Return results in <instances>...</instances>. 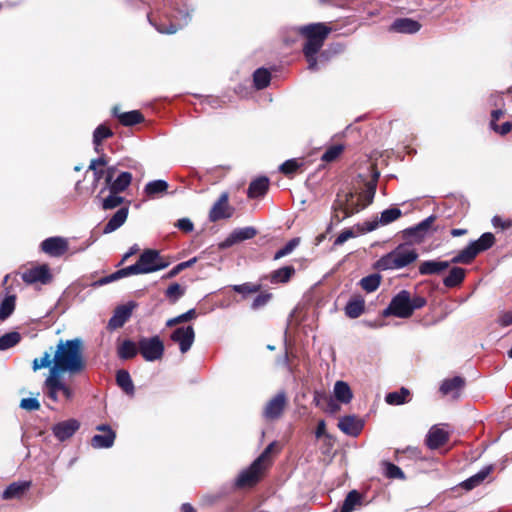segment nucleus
I'll list each match as a JSON object with an SVG mask.
<instances>
[{
    "instance_id": "c03bdc74",
    "label": "nucleus",
    "mask_w": 512,
    "mask_h": 512,
    "mask_svg": "<svg viewBox=\"0 0 512 512\" xmlns=\"http://www.w3.org/2000/svg\"><path fill=\"white\" fill-rule=\"evenodd\" d=\"M21 340L18 332H9L0 337V351H5L17 345Z\"/></svg>"
},
{
    "instance_id": "2eb2a0df",
    "label": "nucleus",
    "mask_w": 512,
    "mask_h": 512,
    "mask_svg": "<svg viewBox=\"0 0 512 512\" xmlns=\"http://www.w3.org/2000/svg\"><path fill=\"white\" fill-rule=\"evenodd\" d=\"M229 195L227 192H223L218 200L213 204L209 212V220L216 222L220 219L230 218L232 216V208L228 204Z\"/></svg>"
},
{
    "instance_id": "4468645a",
    "label": "nucleus",
    "mask_w": 512,
    "mask_h": 512,
    "mask_svg": "<svg viewBox=\"0 0 512 512\" xmlns=\"http://www.w3.org/2000/svg\"><path fill=\"white\" fill-rule=\"evenodd\" d=\"M261 467L258 462L253 463L245 470H243L235 480V487L244 488L254 486L260 479Z\"/></svg>"
},
{
    "instance_id": "cd10ccee",
    "label": "nucleus",
    "mask_w": 512,
    "mask_h": 512,
    "mask_svg": "<svg viewBox=\"0 0 512 512\" xmlns=\"http://www.w3.org/2000/svg\"><path fill=\"white\" fill-rule=\"evenodd\" d=\"M333 395L337 401H339L342 404H348L351 402L353 398V393L345 381H336L333 388Z\"/></svg>"
},
{
    "instance_id": "c85d7f7f",
    "label": "nucleus",
    "mask_w": 512,
    "mask_h": 512,
    "mask_svg": "<svg viewBox=\"0 0 512 512\" xmlns=\"http://www.w3.org/2000/svg\"><path fill=\"white\" fill-rule=\"evenodd\" d=\"M362 504V496L357 490L350 491L344 499L340 508H336L333 512H352L357 506Z\"/></svg>"
},
{
    "instance_id": "13d9d810",
    "label": "nucleus",
    "mask_w": 512,
    "mask_h": 512,
    "mask_svg": "<svg viewBox=\"0 0 512 512\" xmlns=\"http://www.w3.org/2000/svg\"><path fill=\"white\" fill-rule=\"evenodd\" d=\"M435 219H436V217L434 215H430L429 217L425 218L417 225L410 227V231L420 230L426 234L427 231L430 229L431 225L433 224V222L435 221Z\"/></svg>"
},
{
    "instance_id": "5701e85b",
    "label": "nucleus",
    "mask_w": 512,
    "mask_h": 512,
    "mask_svg": "<svg viewBox=\"0 0 512 512\" xmlns=\"http://www.w3.org/2000/svg\"><path fill=\"white\" fill-rule=\"evenodd\" d=\"M449 439V434L444 429L433 426L426 436V445L430 449H437L444 445Z\"/></svg>"
},
{
    "instance_id": "603ef678",
    "label": "nucleus",
    "mask_w": 512,
    "mask_h": 512,
    "mask_svg": "<svg viewBox=\"0 0 512 512\" xmlns=\"http://www.w3.org/2000/svg\"><path fill=\"white\" fill-rule=\"evenodd\" d=\"M385 475L391 479L405 478L403 471L397 465L390 462L385 463Z\"/></svg>"
},
{
    "instance_id": "a878e982",
    "label": "nucleus",
    "mask_w": 512,
    "mask_h": 512,
    "mask_svg": "<svg viewBox=\"0 0 512 512\" xmlns=\"http://www.w3.org/2000/svg\"><path fill=\"white\" fill-rule=\"evenodd\" d=\"M54 280V275L48 264L34 265V289L38 284L48 285Z\"/></svg>"
},
{
    "instance_id": "37998d69",
    "label": "nucleus",
    "mask_w": 512,
    "mask_h": 512,
    "mask_svg": "<svg viewBox=\"0 0 512 512\" xmlns=\"http://www.w3.org/2000/svg\"><path fill=\"white\" fill-rule=\"evenodd\" d=\"M409 390L402 387L399 391L390 392L385 396V401L389 405H402L407 402Z\"/></svg>"
},
{
    "instance_id": "6e6552de",
    "label": "nucleus",
    "mask_w": 512,
    "mask_h": 512,
    "mask_svg": "<svg viewBox=\"0 0 512 512\" xmlns=\"http://www.w3.org/2000/svg\"><path fill=\"white\" fill-rule=\"evenodd\" d=\"M353 193H346L345 199H337L333 204L334 215L332 216V221H335L336 224L342 222L344 219L352 216L355 213H358L367 205H360L359 203H354Z\"/></svg>"
},
{
    "instance_id": "bf43d9fd",
    "label": "nucleus",
    "mask_w": 512,
    "mask_h": 512,
    "mask_svg": "<svg viewBox=\"0 0 512 512\" xmlns=\"http://www.w3.org/2000/svg\"><path fill=\"white\" fill-rule=\"evenodd\" d=\"M120 270L123 278L130 275L145 274L138 261L135 264L124 267Z\"/></svg>"
},
{
    "instance_id": "79ce46f5",
    "label": "nucleus",
    "mask_w": 512,
    "mask_h": 512,
    "mask_svg": "<svg viewBox=\"0 0 512 512\" xmlns=\"http://www.w3.org/2000/svg\"><path fill=\"white\" fill-rule=\"evenodd\" d=\"M381 275L374 273L370 274L360 280V286L368 293L374 292L378 289L381 283Z\"/></svg>"
},
{
    "instance_id": "a211bd4d",
    "label": "nucleus",
    "mask_w": 512,
    "mask_h": 512,
    "mask_svg": "<svg viewBox=\"0 0 512 512\" xmlns=\"http://www.w3.org/2000/svg\"><path fill=\"white\" fill-rule=\"evenodd\" d=\"M257 234L253 227H243L235 229L223 242L219 244L222 249L229 248L236 243L252 239Z\"/></svg>"
},
{
    "instance_id": "f704fd0d",
    "label": "nucleus",
    "mask_w": 512,
    "mask_h": 512,
    "mask_svg": "<svg viewBox=\"0 0 512 512\" xmlns=\"http://www.w3.org/2000/svg\"><path fill=\"white\" fill-rule=\"evenodd\" d=\"M139 352V346L131 340H124L118 347L117 354L122 360H128L137 355Z\"/></svg>"
},
{
    "instance_id": "a18cd8bd",
    "label": "nucleus",
    "mask_w": 512,
    "mask_h": 512,
    "mask_svg": "<svg viewBox=\"0 0 512 512\" xmlns=\"http://www.w3.org/2000/svg\"><path fill=\"white\" fill-rule=\"evenodd\" d=\"M402 215V212L397 207H391L388 209H385L381 212V215L379 217L381 225H388L394 221H396L398 218H400Z\"/></svg>"
},
{
    "instance_id": "69168bd1",
    "label": "nucleus",
    "mask_w": 512,
    "mask_h": 512,
    "mask_svg": "<svg viewBox=\"0 0 512 512\" xmlns=\"http://www.w3.org/2000/svg\"><path fill=\"white\" fill-rule=\"evenodd\" d=\"M176 227L184 232H191L193 231L194 225L189 218H181L177 221Z\"/></svg>"
},
{
    "instance_id": "6ab92c4d",
    "label": "nucleus",
    "mask_w": 512,
    "mask_h": 512,
    "mask_svg": "<svg viewBox=\"0 0 512 512\" xmlns=\"http://www.w3.org/2000/svg\"><path fill=\"white\" fill-rule=\"evenodd\" d=\"M109 167L108 158L104 154L90 161L88 170L93 172V186L97 185L102 178L104 179V184H106V177L107 172L109 171Z\"/></svg>"
},
{
    "instance_id": "f03ea898",
    "label": "nucleus",
    "mask_w": 512,
    "mask_h": 512,
    "mask_svg": "<svg viewBox=\"0 0 512 512\" xmlns=\"http://www.w3.org/2000/svg\"><path fill=\"white\" fill-rule=\"evenodd\" d=\"M330 31L331 29L324 23H312L298 28V32L306 38L303 53L308 62L309 70L316 71L318 69L317 54Z\"/></svg>"
},
{
    "instance_id": "58836bf2",
    "label": "nucleus",
    "mask_w": 512,
    "mask_h": 512,
    "mask_svg": "<svg viewBox=\"0 0 512 512\" xmlns=\"http://www.w3.org/2000/svg\"><path fill=\"white\" fill-rule=\"evenodd\" d=\"M168 189V183L165 180L158 179L148 182L144 187V193L148 197H155L156 195L165 193Z\"/></svg>"
},
{
    "instance_id": "b1692460",
    "label": "nucleus",
    "mask_w": 512,
    "mask_h": 512,
    "mask_svg": "<svg viewBox=\"0 0 512 512\" xmlns=\"http://www.w3.org/2000/svg\"><path fill=\"white\" fill-rule=\"evenodd\" d=\"M128 214V206L119 208L104 226L103 233L110 234L119 229L126 222Z\"/></svg>"
},
{
    "instance_id": "f257e3e1",
    "label": "nucleus",
    "mask_w": 512,
    "mask_h": 512,
    "mask_svg": "<svg viewBox=\"0 0 512 512\" xmlns=\"http://www.w3.org/2000/svg\"><path fill=\"white\" fill-rule=\"evenodd\" d=\"M85 367L81 338L60 339L55 350L51 347L50 352H44L41 358H34V371L50 368L45 387L47 395L54 401L58 400L59 395L65 399L73 397V391L64 383L62 374L76 375L84 371Z\"/></svg>"
},
{
    "instance_id": "de8ad7c7",
    "label": "nucleus",
    "mask_w": 512,
    "mask_h": 512,
    "mask_svg": "<svg viewBox=\"0 0 512 512\" xmlns=\"http://www.w3.org/2000/svg\"><path fill=\"white\" fill-rule=\"evenodd\" d=\"M299 242H300L299 238H292L281 249H279L274 254L273 259L279 260V259L289 255L299 245Z\"/></svg>"
},
{
    "instance_id": "052dcab7",
    "label": "nucleus",
    "mask_w": 512,
    "mask_h": 512,
    "mask_svg": "<svg viewBox=\"0 0 512 512\" xmlns=\"http://www.w3.org/2000/svg\"><path fill=\"white\" fill-rule=\"evenodd\" d=\"M148 19H149V22L155 26V28L157 29L158 32L160 33H163V34H174L176 33L181 27L182 25L180 24H175V23H170L169 27L168 28H165L163 26H158V25H155L152 20L150 19V17L148 16Z\"/></svg>"
},
{
    "instance_id": "09e8293b",
    "label": "nucleus",
    "mask_w": 512,
    "mask_h": 512,
    "mask_svg": "<svg viewBox=\"0 0 512 512\" xmlns=\"http://www.w3.org/2000/svg\"><path fill=\"white\" fill-rule=\"evenodd\" d=\"M196 317V310L195 309H190L188 310L187 312L183 313V314H180L174 318H171L169 320H167L166 322V326L167 327H173L179 323H184V322H187L189 320H192Z\"/></svg>"
},
{
    "instance_id": "dca6fc26",
    "label": "nucleus",
    "mask_w": 512,
    "mask_h": 512,
    "mask_svg": "<svg viewBox=\"0 0 512 512\" xmlns=\"http://www.w3.org/2000/svg\"><path fill=\"white\" fill-rule=\"evenodd\" d=\"M135 307L136 304L132 301L125 305L118 306L108 321V329L115 330L122 327L131 317Z\"/></svg>"
},
{
    "instance_id": "9b49d317",
    "label": "nucleus",
    "mask_w": 512,
    "mask_h": 512,
    "mask_svg": "<svg viewBox=\"0 0 512 512\" xmlns=\"http://www.w3.org/2000/svg\"><path fill=\"white\" fill-rule=\"evenodd\" d=\"M170 339L179 345L180 352L184 354L194 343V328L191 325L178 327L171 333Z\"/></svg>"
},
{
    "instance_id": "39448f33",
    "label": "nucleus",
    "mask_w": 512,
    "mask_h": 512,
    "mask_svg": "<svg viewBox=\"0 0 512 512\" xmlns=\"http://www.w3.org/2000/svg\"><path fill=\"white\" fill-rule=\"evenodd\" d=\"M495 243V236L491 232L483 233L477 240L470 242L464 249L459 251L452 259L453 264H470L475 257Z\"/></svg>"
},
{
    "instance_id": "4d7b16f0",
    "label": "nucleus",
    "mask_w": 512,
    "mask_h": 512,
    "mask_svg": "<svg viewBox=\"0 0 512 512\" xmlns=\"http://www.w3.org/2000/svg\"><path fill=\"white\" fill-rule=\"evenodd\" d=\"M121 278H123V276H122L121 270L119 269V270L111 273L110 275H107V276H104V277L98 279L94 283V285L95 286H103V285L109 284L111 282H114L116 280H119Z\"/></svg>"
},
{
    "instance_id": "412c9836",
    "label": "nucleus",
    "mask_w": 512,
    "mask_h": 512,
    "mask_svg": "<svg viewBox=\"0 0 512 512\" xmlns=\"http://www.w3.org/2000/svg\"><path fill=\"white\" fill-rule=\"evenodd\" d=\"M421 29V24L410 18H398L391 24L389 30L403 34H414Z\"/></svg>"
},
{
    "instance_id": "c756f323",
    "label": "nucleus",
    "mask_w": 512,
    "mask_h": 512,
    "mask_svg": "<svg viewBox=\"0 0 512 512\" xmlns=\"http://www.w3.org/2000/svg\"><path fill=\"white\" fill-rule=\"evenodd\" d=\"M269 187V179L267 177H259L253 180L248 187L249 198H259L266 194Z\"/></svg>"
},
{
    "instance_id": "bb28decb",
    "label": "nucleus",
    "mask_w": 512,
    "mask_h": 512,
    "mask_svg": "<svg viewBox=\"0 0 512 512\" xmlns=\"http://www.w3.org/2000/svg\"><path fill=\"white\" fill-rule=\"evenodd\" d=\"M465 381L460 376H455L450 379H445L441 386H440V392L443 395H448L451 393H454L453 398L459 397V391L464 387Z\"/></svg>"
},
{
    "instance_id": "f3484780",
    "label": "nucleus",
    "mask_w": 512,
    "mask_h": 512,
    "mask_svg": "<svg viewBox=\"0 0 512 512\" xmlns=\"http://www.w3.org/2000/svg\"><path fill=\"white\" fill-rule=\"evenodd\" d=\"M79 428L80 422L71 418L54 424L52 432L59 441H65L72 437Z\"/></svg>"
},
{
    "instance_id": "4be33fe9",
    "label": "nucleus",
    "mask_w": 512,
    "mask_h": 512,
    "mask_svg": "<svg viewBox=\"0 0 512 512\" xmlns=\"http://www.w3.org/2000/svg\"><path fill=\"white\" fill-rule=\"evenodd\" d=\"M338 427L343 433L349 436H357L363 428V423L355 416L348 415L339 419Z\"/></svg>"
},
{
    "instance_id": "c9c22d12",
    "label": "nucleus",
    "mask_w": 512,
    "mask_h": 512,
    "mask_svg": "<svg viewBox=\"0 0 512 512\" xmlns=\"http://www.w3.org/2000/svg\"><path fill=\"white\" fill-rule=\"evenodd\" d=\"M112 136L113 132L109 127H107L104 124L97 126L93 132V144L95 151L97 153H100V151H102V149L100 148L102 141Z\"/></svg>"
},
{
    "instance_id": "5fc2aeb1",
    "label": "nucleus",
    "mask_w": 512,
    "mask_h": 512,
    "mask_svg": "<svg viewBox=\"0 0 512 512\" xmlns=\"http://www.w3.org/2000/svg\"><path fill=\"white\" fill-rule=\"evenodd\" d=\"M299 167H300V164L298 163V161L296 159H289L280 165L279 170L283 174L289 175V174L294 173Z\"/></svg>"
},
{
    "instance_id": "6e6d98bb",
    "label": "nucleus",
    "mask_w": 512,
    "mask_h": 512,
    "mask_svg": "<svg viewBox=\"0 0 512 512\" xmlns=\"http://www.w3.org/2000/svg\"><path fill=\"white\" fill-rule=\"evenodd\" d=\"M379 176V173H376L374 175V181H370L366 184V190H365V197L367 199L366 205H369L372 203L375 193H376V180Z\"/></svg>"
},
{
    "instance_id": "7ed1b4c3",
    "label": "nucleus",
    "mask_w": 512,
    "mask_h": 512,
    "mask_svg": "<svg viewBox=\"0 0 512 512\" xmlns=\"http://www.w3.org/2000/svg\"><path fill=\"white\" fill-rule=\"evenodd\" d=\"M426 298L411 293L408 290H401L390 301L389 305L383 310V316H395L398 318H408L417 309L426 305Z\"/></svg>"
},
{
    "instance_id": "1a4fd4ad",
    "label": "nucleus",
    "mask_w": 512,
    "mask_h": 512,
    "mask_svg": "<svg viewBox=\"0 0 512 512\" xmlns=\"http://www.w3.org/2000/svg\"><path fill=\"white\" fill-rule=\"evenodd\" d=\"M69 250V242L61 236H52L43 240L39 245V251L51 258H60Z\"/></svg>"
},
{
    "instance_id": "a19ab883",
    "label": "nucleus",
    "mask_w": 512,
    "mask_h": 512,
    "mask_svg": "<svg viewBox=\"0 0 512 512\" xmlns=\"http://www.w3.org/2000/svg\"><path fill=\"white\" fill-rule=\"evenodd\" d=\"M16 298L14 295L6 296L0 303V322L5 321L15 310Z\"/></svg>"
},
{
    "instance_id": "0eeeda50",
    "label": "nucleus",
    "mask_w": 512,
    "mask_h": 512,
    "mask_svg": "<svg viewBox=\"0 0 512 512\" xmlns=\"http://www.w3.org/2000/svg\"><path fill=\"white\" fill-rule=\"evenodd\" d=\"M139 352L148 362L160 360L164 354V343L159 336L142 337L138 341Z\"/></svg>"
},
{
    "instance_id": "8fccbe9b",
    "label": "nucleus",
    "mask_w": 512,
    "mask_h": 512,
    "mask_svg": "<svg viewBox=\"0 0 512 512\" xmlns=\"http://www.w3.org/2000/svg\"><path fill=\"white\" fill-rule=\"evenodd\" d=\"M344 147L342 145H333L329 147L322 155L321 159L324 162H332L339 157Z\"/></svg>"
},
{
    "instance_id": "72a5a7b5",
    "label": "nucleus",
    "mask_w": 512,
    "mask_h": 512,
    "mask_svg": "<svg viewBox=\"0 0 512 512\" xmlns=\"http://www.w3.org/2000/svg\"><path fill=\"white\" fill-rule=\"evenodd\" d=\"M108 195H101V198H97L100 201L101 208L103 210H112L118 206H120L125 198L120 196V193H114L113 191H107Z\"/></svg>"
},
{
    "instance_id": "ea45409f",
    "label": "nucleus",
    "mask_w": 512,
    "mask_h": 512,
    "mask_svg": "<svg viewBox=\"0 0 512 512\" xmlns=\"http://www.w3.org/2000/svg\"><path fill=\"white\" fill-rule=\"evenodd\" d=\"M271 81V73L266 68H258L253 73V83L256 89L266 88Z\"/></svg>"
},
{
    "instance_id": "393cba45",
    "label": "nucleus",
    "mask_w": 512,
    "mask_h": 512,
    "mask_svg": "<svg viewBox=\"0 0 512 512\" xmlns=\"http://www.w3.org/2000/svg\"><path fill=\"white\" fill-rule=\"evenodd\" d=\"M451 261H437V260H427L423 261L419 265V273L421 275H434L440 274L445 271L449 266Z\"/></svg>"
},
{
    "instance_id": "0e129e2a",
    "label": "nucleus",
    "mask_w": 512,
    "mask_h": 512,
    "mask_svg": "<svg viewBox=\"0 0 512 512\" xmlns=\"http://www.w3.org/2000/svg\"><path fill=\"white\" fill-rule=\"evenodd\" d=\"M276 445V442H272L270 443L265 449L264 451L260 454V456L255 459L254 461L255 462H258V464L263 467V463L269 458L271 452H272V449L273 447Z\"/></svg>"
},
{
    "instance_id": "4c0bfd02",
    "label": "nucleus",
    "mask_w": 512,
    "mask_h": 512,
    "mask_svg": "<svg viewBox=\"0 0 512 512\" xmlns=\"http://www.w3.org/2000/svg\"><path fill=\"white\" fill-rule=\"evenodd\" d=\"M116 383L125 393L129 395L134 394V384L128 371L118 370L116 373Z\"/></svg>"
},
{
    "instance_id": "e433bc0d",
    "label": "nucleus",
    "mask_w": 512,
    "mask_h": 512,
    "mask_svg": "<svg viewBox=\"0 0 512 512\" xmlns=\"http://www.w3.org/2000/svg\"><path fill=\"white\" fill-rule=\"evenodd\" d=\"M464 278L465 270L461 267H453L443 279V284L449 288L456 287L463 282Z\"/></svg>"
},
{
    "instance_id": "aec40b11",
    "label": "nucleus",
    "mask_w": 512,
    "mask_h": 512,
    "mask_svg": "<svg viewBox=\"0 0 512 512\" xmlns=\"http://www.w3.org/2000/svg\"><path fill=\"white\" fill-rule=\"evenodd\" d=\"M31 488V481H17L11 483L2 493L4 500L21 499Z\"/></svg>"
},
{
    "instance_id": "3c124183",
    "label": "nucleus",
    "mask_w": 512,
    "mask_h": 512,
    "mask_svg": "<svg viewBox=\"0 0 512 512\" xmlns=\"http://www.w3.org/2000/svg\"><path fill=\"white\" fill-rule=\"evenodd\" d=\"M197 261L196 257L191 258L187 261L181 262L174 266L165 276L164 278H173L178 275L182 270L191 267Z\"/></svg>"
},
{
    "instance_id": "e2e57ef3",
    "label": "nucleus",
    "mask_w": 512,
    "mask_h": 512,
    "mask_svg": "<svg viewBox=\"0 0 512 512\" xmlns=\"http://www.w3.org/2000/svg\"><path fill=\"white\" fill-rule=\"evenodd\" d=\"M354 236H355V234L351 229H345L337 236V238L334 241V245L340 246V245L344 244L350 238H353Z\"/></svg>"
},
{
    "instance_id": "473e14b6",
    "label": "nucleus",
    "mask_w": 512,
    "mask_h": 512,
    "mask_svg": "<svg viewBox=\"0 0 512 512\" xmlns=\"http://www.w3.org/2000/svg\"><path fill=\"white\" fill-rule=\"evenodd\" d=\"M294 274L295 268L293 266H284L271 272L269 280L272 284L287 283Z\"/></svg>"
},
{
    "instance_id": "ddd939ff",
    "label": "nucleus",
    "mask_w": 512,
    "mask_h": 512,
    "mask_svg": "<svg viewBox=\"0 0 512 512\" xmlns=\"http://www.w3.org/2000/svg\"><path fill=\"white\" fill-rule=\"evenodd\" d=\"M100 434H95L91 439V446L95 449H107L114 445L116 439L115 431L107 424L96 426Z\"/></svg>"
},
{
    "instance_id": "864d4df0",
    "label": "nucleus",
    "mask_w": 512,
    "mask_h": 512,
    "mask_svg": "<svg viewBox=\"0 0 512 512\" xmlns=\"http://www.w3.org/2000/svg\"><path fill=\"white\" fill-rule=\"evenodd\" d=\"M259 288V285H252L250 283H244L233 286V290L239 294H242L243 296L256 293L259 290Z\"/></svg>"
},
{
    "instance_id": "774afa93",
    "label": "nucleus",
    "mask_w": 512,
    "mask_h": 512,
    "mask_svg": "<svg viewBox=\"0 0 512 512\" xmlns=\"http://www.w3.org/2000/svg\"><path fill=\"white\" fill-rule=\"evenodd\" d=\"M494 467L493 465H487L481 468L476 474V478L482 483L488 475L493 471Z\"/></svg>"
},
{
    "instance_id": "9d476101",
    "label": "nucleus",
    "mask_w": 512,
    "mask_h": 512,
    "mask_svg": "<svg viewBox=\"0 0 512 512\" xmlns=\"http://www.w3.org/2000/svg\"><path fill=\"white\" fill-rule=\"evenodd\" d=\"M138 262L145 274L162 270L169 265V262L162 259L159 251L153 249L143 251Z\"/></svg>"
},
{
    "instance_id": "7c9ffc66",
    "label": "nucleus",
    "mask_w": 512,
    "mask_h": 512,
    "mask_svg": "<svg viewBox=\"0 0 512 512\" xmlns=\"http://www.w3.org/2000/svg\"><path fill=\"white\" fill-rule=\"evenodd\" d=\"M113 114L118 118L120 123L124 126H133L143 121V115L137 111L132 110L128 112L119 113L118 108L113 109Z\"/></svg>"
},
{
    "instance_id": "49530a36",
    "label": "nucleus",
    "mask_w": 512,
    "mask_h": 512,
    "mask_svg": "<svg viewBox=\"0 0 512 512\" xmlns=\"http://www.w3.org/2000/svg\"><path fill=\"white\" fill-rule=\"evenodd\" d=\"M185 294V288L178 283L171 284L165 291V296L170 303H176Z\"/></svg>"
},
{
    "instance_id": "338daca9",
    "label": "nucleus",
    "mask_w": 512,
    "mask_h": 512,
    "mask_svg": "<svg viewBox=\"0 0 512 512\" xmlns=\"http://www.w3.org/2000/svg\"><path fill=\"white\" fill-rule=\"evenodd\" d=\"M490 105L502 108L504 106V99L501 93H492L488 99Z\"/></svg>"
},
{
    "instance_id": "20e7f679",
    "label": "nucleus",
    "mask_w": 512,
    "mask_h": 512,
    "mask_svg": "<svg viewBox=\"0 0 512 512\" xmlns=\"http://www.w3.org/2000/svg\"><path fill=\"white\" fill-rule=\"evenodd\" d=\"M418 253L412 245L408 243L399 244L389 253L381 256L374 264V268L379 271L399 270L415 262Z\"/></svg>"
},
{
    "instance_id": "f8f14e48",
    "label": "nucleus",
    "mask_w": 512,
    "mask_h": 512,
    "mask_svg": "<svg viewBox=\"0 0 512 512\" xmlns=\"http://www.w3.org/2000/svg\"><path fill=\"white\" fill-rule=\"evenodd\" d=\"M287 404V397L284 391L278 392L272 399H270L263 409V417L266 420H276L281 417L285 406Z\"/></svg>"
},
{
    "instance_id": "2f4dec72",
    "label": "nucleus",
    "mask_w": 512,
    "mask_h": 512,
    "mask_svg": "<svg viewBox=\"0 0 512 512\" xmlns=\"http://www.w3.org/2000/svg\"><path fill=\"white\" fill-rule=\"evenodd\" d=\"M365 309V301L361 296L351 298L345 306V314L349 318H358Z\"/></svg>"
},
{
    "instance_id": "423d86ee",
    "label": "nucleus",
    "mask_w": 512,
    "mask_h": 512,
    "mask_svg": "<svg viewBox=\"0 0 512 512\" xmlns=\"http://www.w3.org/2000/svg\"><path fill=\"white\" fill-rule=\"evenodd\" d=\"M117 168L114 165L109 167L107 172L106 184L99 190L96 198H101V195L106 191H113L114 193L124 192L132 182V174L130 172H120L116 175Z\"/></svg>"
},
{
    "instance_id": "680f3d73",
    "label": "nucleus",
    "mask_w": 512,
    "mask_h": 512,
    "mask_svg": "<svg viewBox=\"0 0 512 512\" xmlns=\"http://www.w3.org/2000/svg\"><path fill=\"white\" fill-rule=\"evenodd\" d=\"M270 298H271L270 293H261V294L257 295L252 302V308L258 309V308L266 305L268 303V301L270 300Z\"/></svg>"
}]
</instances>
